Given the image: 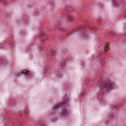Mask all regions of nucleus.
<instances>
[{
  "label": "nucleus",
  "mask_w": 126,
  "mask_h": 126,
  "mask_svg": "<svg viewBox=\"0 0 126 126\" xmlns=\"http://www.w3.org/2000/svg\"><path fill=\"white\" fill-rule=\"evenodd\" d=\"M114 85L111 83L110 80H107L105 81L103 84L101 86L100 88L102 90L104 91L110 90L113 87Z\"/></svg>",
  "instance_id": "1"
},
{
  "label": "nucleus",
  "mask_w": 126,
  "mask_h": 126,
  "mask_svg": "<svg viewBox=\"0 0 126 126\" xmlns=\"http://www.w3.org/2000/svg\"><path fill=\"white\" fill-rule=\"evenodd\" d=\"M70 113V112L65 109H63L62 110L61 114L63 116L68 115Z\"/></svg>",
  "instance_id": "2"
},
{
  "label": "nucleus",
  "mask_w": 126,
  "mask_h": 126,
  "mask_svg": "<svg viewBox=\"0 0 126 126\" xmlns=\"http://www.w3.org/2000/svg\"><path fill=\"white\" fill-rule=\"evenodd\" d=\"M54 29H57L59 30H65V29L64 27L61 26H60L59 25H57L53 27Z\"/></svg>",
  "instance_id": "3"
},
{
  "label": "nucleus",
  "mask_w": 126,
  "mask_h": 126,
  "mask_svg": "<svg viewBox=\"0 0 126 126\" xmlns=\"http://www.w3.org/2000/svg\"><path fill=\"white\" fill-rule=\"evenodd\" d=\"M41 41H43L46 40L47 38V36L46 34H43L41 35L40 36Z\"/></svg>",
  "instance_id": "4"
},
{
  "label": "nucleus",
  "mask_w": 126,
  "mask_h": 126,
  "mask_svg": "<svg viewBox=\"0 0 126 126\" xmlns=\"http://www.w3.org/2000/svg\"><path fill=\"white\" fill-rule=\"evenodd\" d=\"M21 74H24L27 75H30V72L28 70L26 69H24L22 70V72L19 74L20 75Z\"/></svg>",
  "instance_id": "5"
},
{
  "label": "nucleus",
  "mask_w": 126,
  "mask_h": 126,
  "mask_svg": "<svg viewBox=\"0 0 126 126\" xmlns=\"http://www.w3.org/2000/svg\"><path fill=\"white\" fill-rule=\"evenodd\" d=\"M69 99L68 98H65L63 101L62 104H66L69 102Z\"/></svg>",
  "instance_id": "6"
},
{
  "label": "nucleus",
  "mask_w": 126,
  "mask_h": 126,
  "mask_svg": "<svg viewBox=\"0 0 126 126\" xmlns=\"http://www.w3.org/2000/svg\"><path fill=\"white\" fill-rule=\"evenodd\" d=\"M68 20H72L74 19V18L72 16L69 15L68 16Z\"/></svg>",
  "instance_id": "7"
},
{
  "label": "nucleus",
  "mask_w": 126,
  "mask_h": 126,
  "mask_svg": "<svg viewBox=\"0 0 126 126\" xmlns=\"http://www.w3.org/2000/svg\"><path fill=\"white\" fill-rule=\"evenodd\" d=\"M60 107L59 105H57L55 106L52 109V110H57Z\"/></svg>",
  "instance_id": "8"
},
{
  "label": "nucleus",
  "mask_w": 126,
  "mask_h": 126,
  "mask_svg": "<svg viewBox=\"0 0 126 126\" xmlns=\"http://www.w3.org/2000/svg\"><path fill=\"white\" fill-rule=\"evenodd\" d=\"M109 49V47L108 45V43L107 44L105 45L104 48V51L105 52H107L108 50Z\"/></svg>",
  "instance_id": "9"
},
{
  "label": "nucleus",
  "mask_w": 126,
  "mask_h": 126,
  "mask_svg": "<svg viewBox=\"0 0 126 126\" xmlns=\"http://www.w3.org/2000/svg\"><path fill=\"white\" fill-rule=\"evenodd\" d=\"M101 20H102V19L101 18H99V19L98 21H100V22L101 21Z\"/></svg>",
  "instance_id": "10"
},
{
  "label": "nucleus",
  "mask_w": 126,
  "mask_h": 126,
  "mask_svg": "<svg viewBox=\"0 0 126 126\" xmlns=\"http://www.w3.org/2000/svg\"><path fill=\"white\" fill-rule=\"evenodd\" d=\"M81 95H84V94H83V93H82V94H81Z\"/></svg>",
  "instance_id": "11"
},
{
  "label": "nucleus",
  "mask_w": 126,
  "mask_h": 126,
  "mask_svg": "<svg viewBox=\"0 0 126 126\" xmlns=\"http://www.w3.org/2000/svg\"><path fill=\"white\" fill-rule=\"evenodd\" d=\"M17 76H19V74H17Z\"/></svg>",
  "instance_id": "12"
},
{
  "label": "nucleus",
  "mask_w": 126,
  "mask_h": 126,
  "mask_svg": "<svg viewBox=\"0 0 126 126\" xmlns=\"http://www.w3.org/2000/svg\"><path fill=\"white\" fill-rule=\"evenodd\" d=\"M118 6V5H116L115 6Z\"/></svg>",
  "instance_id": "13"
}]
</instances>
